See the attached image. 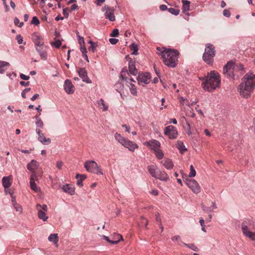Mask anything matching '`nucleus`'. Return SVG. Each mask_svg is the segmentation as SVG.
Returning <instances> with one entry per match:
<instances>
[{"label":"nucleus","mask_w":255,"mask_h":255,"mask_svg":"<svg viewBox=\"0 0 255 255\" xmlns=\"http://www.w3.org/2000/svg\"><path fill=\"white\" fill-rule=\"evenodd\" d=\"M255 88V75L252 73L246 74L242 79V82L238 87V91L241 96L245 98H249Z\"/></svg>","instance_id":"1"},{"label":"nucleus","mask_w":255,"mask_h":255,"mask_svg":"<svg viewBox=\"0 0 255 255\" xmlns=\"http://www.w3.org/2000/svg\"><path fill=\"white\" fill-rule=\"evenodd\" d=\"M157 53L160 55L165 65L170 67H175L177 64L179 52L174 49L157 47Z\"/></svg>","instance_id":"2"},{"label":"nucleus","mask_w":255,"mask_h":255,"mask_svg":"<svg viewBox=\"0 0 255 255\" xmlns=\"http://www.w3.org/2000/svg\"><path fill=\"white\" fill-rule=\"evenodd\" d=\"M200 79L203 81V89L209 92L215 90L221 83L220 75L216 71H211L206 76Z\"/></svg>","instance_id":"3"},{"label":"nucleus","mask_w":255,"mask_h":255,"mask_svg":"<svg viewBox=\"0 0 255 255\" xmlns=\"http://www.w3.org/2000/svg\"><path fill=\"white\" fill-rule=\"evenodd\" d=\"M244 73L243 65L240 63L229 62L223 69V73L234 79L238 78Z\"/></svg>","instance_id":"4"},{"label":"nucleus","mask_w":255,"mask_h":255,"mask_svg":"<svg viewBox=\"0 0 255 255\" xmlns=\"http://www.w3.org/2000/svg\"><path fill=\"white\" fill-rule=\"evenodd\" d=\"M115 138L120 144L131 152H134L135 149L138 148L136 143L122 136L119 133H116L115 134Z\"/></svg>","instance_id":"5"},{"label":"nucleus","mask_w":255,"mask_h":255,"mask_svg":"<svg viewBox=\"0 0 255 255\" xmlns=\"http://www.w3.org/2000/svg\"><path fill=\"white\" fill-rule=\"evenodd\" d=\"M215 55L214 46L211 44H208L205 48V52L203 55V60L208 64H212L213 57Z\"/></svg>","instance_id":"6"},{"label":"nucleus","mask_w":255,"mask_h":255,"mask_svg":"<svg viewBox=\"0 0 255 255\" xmlns=\"http://www.w3.org/2000/svg\"><path fill=\"white\" fill-rule=\"evenodd\" d=\"M84 166L88 172L97 174H103V172L97 163L94 160L86 161L84 164Z\"/></svg>","instance_id":"7"},{"label":"nucleus","mask_w":255,"mask_h":255,"mask_svg":"<svg viewBox=\"0 0 255 255\" xmlns=\"http://www.w3.org/2000/svg\"><path fill=\"white\" fill-rule=\"evenodd\" d=\"M36 209L37 211L38 218L43 221H46L48 218V217L46 214L48 210L47 206L46 204L41 205L40 204H37Z\"/></svg>","instance_id":"8"},{"label":"nucleus","mask_w":255,"mask_h":255,"mask_svg":"<svg viewBox=\"0 0 255 255\" xmlns=\"http://www.w3.org/2000/svg\"><path fill=\"white\" fill-rule=\"evenodd\" d=\"M164 133L170 139L176 138L178 134L177 129L173 126H169L165 127Z\"/></svg>","instance_id":"9"},{"label":"nucleus","mask_w":255,"mask_h":255,"mask_svg":"<svg viewBox=\"0 0 255 255\" xmlns=\"http://www.w3.org/2000/svg\"><path fill=\"white\" fill-rule=\"evenodd\" d=\"M186 184L194 193L198 194L200 192V187L196 180L186 179Z\"/></svg>","instance_id":"10"},{"label":"nucleus","mask_w":255,"mask_h":255,"mask_svg":"<svg viewBox=\"0 0 255 255\" xmlns=\"http://www.w3.org/2000/svg\"><path fill=\"white\" fill-rule=\"evenodd\" d=\"M139 85L144 86L150 81V75L149 73L139 74L137 78Z\"/></svg>","instance_id":"11"},{"label":"nucleus","mask_w":255,"mask_h":255,"mask_svg":"<svg viewBox=\"0 0 255 255\" xmlns=\"http://www.w3.org/2000/svg\"><path fill=\"white\" fill-rule=\"evenodd\" d=\"M36 50L39 53L40 58L42 60H46L47 59V54L46 52L47 46L44 45V43L41 45L35 47Z\"/></svg>","instance_id":"12"},{"label":"nucleus","mask_w":255,"mask_h":255,"mask_svg":"<svg viewBox=\"0 0 255 255\" xmlns=\"http://www.w3.org/2000/svg\"><path fill=\"white\" fill-rule=\"evenodd\" d=\"M254 222L250 220L246 219L242 223V229L243 233H246L248 231H250L254 227Z\"/></svg>","instance_id":"13"},{"label":"nucleus","mask_w":255,"mask_h":255,"mask_svg":"<svg viewBox=\"0 0 255 255\" xmlns=\"http://www.w3.org/2000/svg\"><path fill=\"white\" fill-rule=\"evenodd\" d=\"M78 73L80 77L82 79V81L86 83H92L91 80L88 77L87 75V72L84 68H80L78 71Z\"/></svg>","instance_id":"14"},{"label":"nucleus","mask_w":255,"mask_h":255,"mask_svg":"<svg viewBox=\"0 0 255 255\" xmlns=\"http://www.w3.org/2000/svg\"><path fill=\"white\" fill-rule=\"evenodd\" d=\"M209 201H210L209 200L206 199L204 203H202L201 205L202 208L205 212H206V213L211 212L213 211V210H214L217 208L215 202H212L211 203L212 205L210 207L206 206V205H208V204H209L208 202H209Z\"/></svg>","instance_id":"15"},{"label":"nucleus","mask_w":255,"mask_h":255,"mask_svg":"<svg viewBox=\"0 0 255 255\" xmlns=\"http://www.w3.org/2000/svg\"><path fill=\"white\" fill-rule=\"evenodd\" d=\"M64 89L68 94H72L74 92L75 89L70 80L66 79L65 81Z\"/></svg>","instance_id":"16"},{"label":"nucleus","mask_w":255,"mask_h":255,"mask_svg":"<svg viewBox=\"0 0 255 255\" xmlns=\"http://www.w3.org/2000/svg\"><path fill=\"white\" fill-rule=\"evenodd\" d=\"M31 38L34 43L35 47L41 45L44 43L42 36L37 32L33 33Z\"/></svg>","instance_id":"17"},{"label":"nucleus","mask_w":255,"mask_h":255,"mask_svg":"<svg viewBox=\"0 0 255 255\" xmlns=\"http://www.w3.org/2000/svg\"><path fill=\"white\" fill-rule=\"evenodd\" d=\"M145 144L154 151L159 149L160 146L159 141L155 139H151L146 142Z\"/></svg>","instance_id":"18"},{"label":"nucleus","mask_w":255,"mask_h":255,"mask_svg":"<svg viewBox=\"0 0 255 255\" xmlns=\"http://www.w3.org/2000/svg\"><path fill=\"white\" fill-rule=\"evenodd\" d=\"M129 74L128 72L127 68H124L121 72V78H122L123 80L126 81L127 83H129L128 81L134 82L132 78H129Z\"/></svg>","instance_id":"19"},{"label":"nucleus","mask_w":255,"mask_h":255,"mask_svg":"<svg viewBox=\"0 0 255 255\" xmlns=\"http://www.w3.org/2000/svg\"><path fill=\"white\" fill-rule=\"evenodd\" d=\"M148 171L150 174L153 177L156 178L160 170L155 165H150L147 167Z\"/></svg>","instance_id":"20"},{"label":"nucleus","mask_w":255,"mask_h":255,"mask_svg":"<svg viewBox=\"0 0 255 255\" xmlns=\"http://www.w3.org/2000/svg\"><path fill=\"white\" fill-rule=\"evenodd\" d=\"M39 166V163L35 160H31V161L27 164V168L31 172H34V171Z\"/></svg>","instance_id":"21"},{"label":"nucleus","mask_w":255,"mask_h":255,"mask_svg":"<svg viewBox=\"0 0 255 255\" xmlns=\"http://www.w3.org/2000/svg\"><path fill=\"white\" fill-rule=\"evenodd\" d=\"M123 243V237L121 235L117 233L113 234V246Z\"/></svg>","instance_id":"22"},{"label":"nucleus","mask_w":255,"mask_h":255,"mask_svg":"<svg viewBox=\"0 0 255 255\" xmlns=\"http://www.w3.org/2000/svg\"><path fill=\"white\" fill-rule=\"evenodd\" d=\"M62 189L63 191L67 193L70 194L71 195H73L75 194V188L70 184H65L64 185Z\"/></svg>","instance_id":"23"},{"label":"nucleus","mask_w":255,"mask_h":255,"mask_svg":"<svg viewBox=\"0 0 255 255\" xmlns=\"http://www.w3.org/2000/svg\"><path fill=\"white\" fill-rule=\"evenodd\" d=\"M12 176H4L1 180L2 184L4 189L8 188L11 185L10 179Z\"/></svg>","instance_id":"24"},{"label":"nucleus","mask_w":255,"mask_h":255,"mask_svg":"<svg viewBox=\"0 0 255 255\" xmlns=\"http://www.w3.org/2000/svg\"><path fill=\"white\" fill-rule=\"evenodd\" d=\"M115 90L120 93L121 98L124 99V85L121 82H117L115 84Z\"/></svg>","instance_id":"25"},{"label":"nucleus","mask_w":255,"mask_h":255,"mask_svg":"<svg viewBox=\"0 0 255 255\" xmlns=\"http://www.w3.org/2000/svg\"><path fill=\"white\" fill-rule=\"evenodd\" d=\"M102 10L105 11L106 18L112 21V8L109 5H105L103 7Z\"/></svg>","instance_id":"26"},{"label":"nucleus","mask_w":255,"mask_h":255,"mask_svg":"<svg viewBox=\"0 0 255 255\" xmlns=\"http://www.w3.org/2000/svg\"><path fill=\"white\" fill-rule=\"evenodd\" d=\"M128 70L130 74L135 75L137 73V70L136 69L134 62L131 60L128 62Z\"/></svg>","instance_id":"27"},{"label":"nucleus","mask_w":255,"mask_h":255,"mask_svg":"<svg viewBox=\"0 0 255 255\" xmlns=\"http://www.w3.org/2000/svg\"><path fill=\"white\" fill-rule=\"evenodd\" d=\"M161 163L167 169H171L174 166L172 161L169 158H164Z\"/></svg>","instance_id":"28"},{"label":"nucleus","mask_w":255,"mask_h":255,"mask_svg":"<svg viewBox=\"0 0 255 255\" xmlns=\"http://www.w3.org/2000/svg\"><path fill=\"white\" fill-rule=\"evenodd\" d=\"M155 178L158 179L161 181H166L169 179L168 174L164 171H162L160 170L158 171V174Z\"/></svg>","instance_id":"29"},{"label":"nucleus","mask_w":255,"mask_h":255,"mask_svg":"<svg viewBox=\"0 0 255 255\" xmlns=\"http://www.w3.org/2000/svg\"><path fill=\"white\" fill-rule=\"evenodd\" d=\"M76 178L78 179L77 182V185L82 187L83 186V181L87 178L85 174H77L75 176Z\"/></svg>","instance_id":"30"},{"label":"nucleus","mask_w":255,"mask_h":255,"mask_svg":"<svg viewBox=\"0 0 255 255\" xmlns=\"http://www.w3.org/2000/svg\"><path fill=\"white\" fill-rule=\"evenodd\" d=\"M9 66V63L7 62L0 61V74H2Z\"/></svg>","instance_id":"31"},{"label":"nucleus","mask_w":255,"mask_h":255,"mask_svg":"<svg viewBox=\"0 0 255 255\" xmlns=\"http://www.w3.org/2000/svg\"><path fill=\"white\" fill-rule=\"evenodd\" d=\"M97 103L99 107L103 111H106L108 110V107L105 104V102L103 99H101L97 101Z\"/></svg>","instance_id":"32"},{"label":"nucleus","mask_w":255,"mask_h":255,"mask_svg":"<svg viewBox=\"0 0 255 255\" xmlns=\"http://www.w3.org/2000/svg\"><path fill=\"white\" fill-rule=\"evenodd\" d=\"M35 118L36 119L35 125L37 128H43L44 124L41 118L39 117V116L36 115Z\"/></svg>","instance_id":"33"},{"label":"nucleus","mask_w":255,"mask_h":255,"mask_svg":"<svg viewBox=\"0 0 255 255\" xmlns=\"http://www.w3.org/2000/svg\"><path fill=\"white\" fill-rule=\"evenodd\" d=\"M183 6L182 9L183 12H185L188 11L190 9V1L186 0H182Z\"/></svg>","instance_id":"34"},{"label":"nucleus","mask_w":255,"mask_h":255,"mask_svg":"<svg viewBox=\"0 0 255 255\" xmlns=\"http://www.w3.org/2000/svg\"><path fill=\"white\" fill-rule=\"evenodd\" d=\"M176 146L177 148L180 150V151L182 153H183L184 152L187 150V149L185 147L182 141H178L176 144Z\"/></svg>","instance_id":"35"},{"label":"nucleus","mask_w":255,"mask_h":255,"mask_svg":"<svg viewBox=\"0 0 255 255\" xmlns=\"http://www.w3.org/2000/svg\"><path fill=\"white\" fill-rule=\"evenodd\" d=\"M57 234H52L49 236L48 239L50 242H53L55 244L57 243L58 242Z\"/></svg>","instance_id":"36"},{"label":"nucleus","mask_w":255,"mask_h":255,"mask_svg":"<svg viewBox=\"0 0 255 255\" xmlns=\"http://www.w3.org/2000/svg\"><path fill=\"white\" fill-rule=\"evenodd\" d=\"M88 43L90 44V46L88 48L89 51L95 52L96 51V47L97 46V43L92 40L89 41Z\"/></svg>","instance_id":"37"},{"label":"nucleus","mask_w":255,"mask_h":255,"mask_svg":"<svg viewBox=\"0 0 255 255\" xmlns=\"http://www.w3.org/2000/svg\"><path fill=\"white\" fill-rule=\"evenodd\" d=\"M129 88L130 92L132 95L133 96H136L137 95V90L136 87L134 85H133L132 83H129V85H128Z\"/></svg>","instance_id":"38"},{"label":"nucleus","mask_w":255,"mask_h":255,"mask_svg":"<svg viewBox=\"0 0 255 255\" xmlns=\"http://www.w3.org/2000/svg\"><path fill=\"white\" fill-rule=\"evenodd\" d=\"M30 188L35 192H38L40 191V187L37 186L35 182H29Z\"/></svg>","instance_id":"39"},{"label":"nucleus","mask_w":255,"mask_h":255,"mask_svg":"<svg viewBox=\"0 0 255 255\" xmlns=\"http://www.w3.org/2000/svg\"><path fill=\"white\" fill-rule=\"evenodd\" d=\"M154 152L155 153L156 157L158 159H161L163 158L164 154H163V152L162 151V150L161 149H160L159 148L157 149L156 150L154 151Z\"/></svg>","instance_id":"40"},{"label":"nucleus","mask_w":255,"mask_h":255,"mask_svg":"<svg viewBox=\"0 0 255 255\" xmlns=\"http://www.w3.org/2000/svg\"><path fill=\"white\" fill-rule=\"evenodd\" d=\"M183 244L184 246L192 249L194 251H195V252L199 251L198 248L193 244H187L186 243H183Z\"/></svg>","instance_id":"41"},{"label":"nucleus","mask_w":255,"mask_h":255,"mask_svg":"<svg viewBox=\"0 0 255 255\" xmlns=\"http://www.w3.org/2000/svg\"><path fill=\"white\" fill-rule=\"evenodd\" d=\"M244 235L250 238L252 240L255 241V233L250 231L246 232L245 233H243Z\"/></svg>","instance_id":"42"},{"label":"nucleus","mask_w":255,"mask_h":255,"mask_svg":"<svg viewBox=\"0 0 255 255\" xmlns=\"http://www.w3.org/2000/svg\"><path fill=\"white\" fill-rule=\"evenodd\" d=\"M130 49L133 51L131 54L136 55L137 54L138 47L137 45L135 43H132L130 46Z\"/></svg>","instance_id":"43"},{"label":"nucleus","mask_w":255,"mask_h":255,"mask_svg":"<svg viewBox=\"0 0 255 255\" xmlns=\"http://www.w3.org/2000/svg\"><path fill=\"white\" fill-rule=\"evenodd\" d=\"M190 172L189 174V176L190 177H193L195 176L196 172L192 165H190Z\"/></svg>","instance_id":"44"},{"label":"nucleus","mask_w":255,"mask_h":255,"mask_svg":"<svg viewBox=\"0 0 255 255\" xmlns=\"http://www.w3.org/2000/svg\"><path fill=\"white\" fill-rule=\"evenodd\" d=\"M39 142L44 145H48L51 143V141L50 138L44 137L41 140H40Z\"/></svg>","instance_id":"45"},{"label":"nucleus","mask_w":255,"mask_h":255,"mask_svg":"<svg viewBox=\"0 0 255 255\" xmlns=\"http://www.w3.org/2000/svg\"><path fill=\"white\" fill-rule=\"evenodd\" d=\"M168 11L172 13V14H174L175 15H177L179 13V10L177 9H175L174 8H169L168 9Z\"/></svg>","instance_id":"46"},{"label":"nucleus","mask_w":255,"mask_h":255,"mask_svg":"<svg viewBox=\"0 0 255 255\" xmlns=\"http://www.w3.org/2000/svg\"><path fill=\"white\" fill-rule=\"evenodd\" d=\"M13 206L16 211L18 212L19 213H21L22 212V208L20 205L16 204L13 205Z\"/></svg>","instance_id":"47"},{"label":"nucleus","mask_w":255,"mask_h":255,"mask_svg":"<svg viewBox=\"0 0 255 255\" xmlns=\"http://www.w3.org/2000/svg\"><path fill=\"white\" fill-rule=\"evenodd\" d=\"M39 23H40V21H39V20L38 19V18L36 16L33 17L31 21V24L37 25Z\"/></svg>","instance_id":"48"},{"label":"nucleus","mask_w":255,"mask_h":255,"mask_svg":"<svg viewBox=\"0 0 255 255\" xmlns=\"http://www.w3.org/2000/svg\"><path fill=\"white\" fill-rule=\"evenodd\" d=\"M37 180L36 173L34 172H31V175L30 177V182H35Z\"/></svg>","instance_id":"49"},{"label":"nucleus","mask_w":255,"mask_h":255,"mask_svg":"<svg viewBox=\"0 0 255 255\" xmlns=\"http://www.w3.org/2000/svg\"><path fill=\"white\" fill-rule=\"evenodd\" d=\"M186 123L187 125V128L186 129V133L188 134V135H191L192 134V131L191 129L190 125L189 123H188L187 122H186Z\"/></svg>","instance_id":"50"},{"label":"nucleus","mask_w":255,"mask_h":255,"mask_svg":"<svg viewBox=\"0 0 255 255\" xmlns=\"http://www.w3.org/2000/svg\"><path fill=\"white\" fill-rule=\"evenodd\" d=\"M156 220L157 222H159V226H160V229H161V231H163V227L161 225V219H160V216L158 214H156Z\"/></svg>","instance_id":"51"},{"label":"nucleus","mask_w":255,"mask_h":255,"mask_svg":"<svg viewBox=\"0 0 255 255\" xmlns=\"http://www.w3.org/2000/svg\"><path fill=\"white\" fill-rule=\"evenodd\" d=\"M16 39L17 41V43L19 44H20L22 43L23 42V37H22V36L20 35V34H18L16 36Z\"/></svg>","instance_id":"52"},{"label":"nucleus","mask_w":255,"mask_h":255,"mask_svg":"<svg viewBox=\"0 0 255 255\" xmlns=\"http://www.w3.org/2000/svg\"><path fill=\"white\" fill-rule=\"evenodd\" d=\"M63 14L64 15V16L68 18L69 16V8L68 7H66L63 8Z\"/></svg>","instance_id":"53"},{"label":"nucleus","mask_w":255,"mask_h":255,"mask_svg":"<svg viewBox=\"0 0 255 255\" xmlns=\"http://www.w3.org/2000/svg\"><path fill=\"white\" fill-rule=\"evenodd\" d=\"M53 45L56 48H58L61 45V42L59 40H57L53 43Z\"/></svg>","instance_id":"54"},{"label":"nucleus","mask_w":255,"mask_h":255,"mask_svg":"<svg viewBox=\"0 0 255 255\" xmlns=\"http://www.w3.org/2000/svg\"><path fill=\"white\" fill-rule=\"evenodd\" d=\"M63 163L61 161H58L56 162V165L58 169H61L63 166Z\"/></svg>","instance_id":"55"},{"label":"nucleus","mask_w":255,"mask_h":255,"mask_svg":"<svg viewBox=\"0 0 255 255\" xmlns=\"http://www.w3.org/2000/svg\"><path fill=\"white\" fill-rule=\"evenodd\" d=\"M20 77L21 79L24 80H28L30 78V77L29 76L25 75L24 74L22 73L20 74Z\"/></svg>","instance_id":"56"},{"label":"nucleus","mask_w":255,"mask_h":255,"mask_svg":"<svg viewBox=\"0 0 255 255\" xmlns=\"http://www.w3.org/2000/svg\"><path fill=\"white\" fill-rule=\"evenodd\" d=\"M223 15L225 16L229 17L231 15V13H230V12L229 11V10L224 9V11H223Z\"/></svg>","instance_id":"57"},{"label":"nucleus","mask_w":255,"mask_h":255,"mask_svg":"<svg viewBox=\"0 0 255 255\" xmlns=\"http://www.w3.org/2000/svg\"><path fill=\"white\" fill-rule=\"evenodd\" d=\"M80 50H81V51L83 53V55L85 54H87V49H86L85 46H84V45H81Z\"/></svg>","instance_id":"58"},{"label":"nucleus","mask_w":255,"mask_h":255,"mask_svg":"<svg viewBox=\"0 0 255 255\" xmlns=\"http://www.w3.org/2000/svg\"><path fill=\"white\" fill-rule=\"evenodd\" d=\"M171 239L173 242H175V241L179 242L180 240H181V238L179 236L177 235V236H175L172 237Z\"/></svg>","instance_id":"59"},{"label":"nucleus","mask_w":255,"mask_h":255,"mask_svg":"<svg viewBox=\"0 0 255 255\" xmlns=\"http://www.w3.org/2000/svg\"><path fill=\"white\" fill-rule=\"evenodd\" d=\"M119 35V30L115 29L113 30V37H117Z\"/></svg>","instance_id":"60"},{"label":"nucleus","mask_w":255,"mask_h":255,"mask_svg":"<svg viewBox=\"0 0 255 255\" xmlns=\"http://www.w3.org/2000/svg\"><path fill=\"white\" fill-rule=\"evenodd\" d=\"M180 103L182 105H184V104H187L188 103V101L187 100L183 99V98H181L180 99Z\"/></svg>","instance_id":"61"},{"label":"nucleus","mask_w":255,"mask_h":255,"mask_svg":"<svg viewBox=\"0 0 255 255\" xmlns=\"http://www.w3.org/2000/svg\"><path fill=\"white\" fill-rule=\"evenodd\" d=\"M78 8H78V6L77 4H73L71 6V11H74V10H78Z\"/></svg>","instance_id":"62"},{"label":"nucleus","mask_w":255,"mask_h":255,"mask_svg":"<svg viewBox=\"0 0 255 255\" xmlns=\"http://www.w3.org/2000/svg\"><path fill=\"white\" fill-rule=\"evenodd\" d=\"M20 84L22 86L26 87L29 85V82H24V81H20Z\"/></svg>","instance_id":"63"},{"label":"nucleus","mask_w":255,"mask_h":255,"mask_svg":"<svg viewBox=\"0 0 255 255\" xmlns=\"http://www.w3.org/2000/svg\"><path fill=\"white\" fill-rule=\"evenodd\" d=\"M105 1V0H96L95 3L98 5L100 6L102 3H103Z\"/></svg>","instance_id":"64"}]
</instances>
